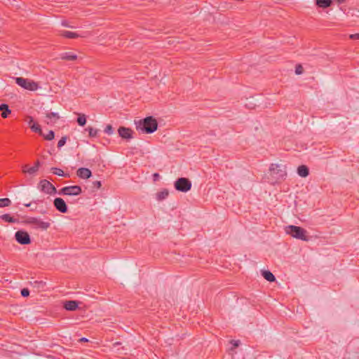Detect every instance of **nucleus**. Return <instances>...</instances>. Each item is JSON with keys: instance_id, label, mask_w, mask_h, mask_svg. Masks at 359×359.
<instances>
[{"instance_id": "obj_22", "label": "nucleus", "mask_w": 359, "mask_h": 359, "mask_svg": "<svg viewBox=\"0 0 359 359\" xmlns=\"http://www.w3.org/2000/svg\"><path fill=\"white\" fill-rule=\"evenodd\" d=\"M332 0H316V4L320 8H327L331 5Z\"/></svg>"}, {"instance_id": "obj_3", "label": "nucleus", "mask_w": 359, "mask_h": 359, "mask_svg": "<svg viewBox=\"0 0 359 359\" xmlns=\"http://www.w3.org/2000/svg\"><path fill=\"white\" fill-rule=\"evenodd\" d=\"M285 232L292 237L304 241H308L310 239V237L307 235L306 230L300 226L289 225L286 226Z\"/></svg>"}, {"instance_id": "obj_10", "label": "nucleus", "mask_w": 359, "mask_h": 359, "mask_svg": "<svg viewBox=\"0 0 359 359\" xmlns=\"http://www.w3.org/2000/svg\"><path fill=\"white\" fill-rule=\"evenodd\" d=\"M55 208L62 213H66L67 212V206L64 201L61 198H55L53 201Z\"/></svg>"}, {"instance_id": "obj_36", "label": "nucleus", "mask_w": 359, "mask_h": 359, "mask_svg": "<svg viewBox=\"0 0 359 359\" xmlns=\"http://www.w3.org/2000/svg\"><path fill=\"white\" fill-rule=\"evenodd\" d=\"M231 343L233 344L234 347H238L240 344V341L238 340H232Z\"/></svg>"}, {"instance_id": "obj_33", "label": "nucleus", "mask_w": 359, "mask_h": 359, "mask_svg": "<svg viewBox=\"0 0 359 359\" xmlns=\"http://www.w3.org/2000/svg\"><path fill=\"white\" fill-rule=\"evenodd\" d=\"M29 294V291L27 288H24L21 290V295L24 297H28Z\"/></svg>"}, {"instance_id": "obj_31", "label": "nucleus", "mask_w": 359, "mask_h": 359, "mask_svg": "<svg viewBox=\"0 0 359 359\" xmlns=\"http://www.w3.org/2000/svg\"><path fill=\"white\" fill-rule=\"evenodd\" d=\"M104 133L108 135H111L114 133V129L111 125H107L104 129Z\"/></svg>"}, {"instance_id": "obj_30", "label": "nucleus", "mask_w": 359, "mask_h": 359, "mask_svg": "<svg viewBox=\"0 0 359 359\" xmlns=\"http://www.w3.org/2000/svg\"><path fill=\"white\" fill-rule=\"evenodd\" d=\"M67 141V137H62L57 142V147L61 148L63 147Z\"/></svg>"}, {"instance_id": "obj_13", "label": "nucleus", "mask_w": 359, "mask_h": 359, "mask_svg": "<svg viewBox=\"0 0 359 359\" xmlns=\"http://www.w3.org/2000/svg\"><path fill=\"white\" fill-rule=\"evenodd\" d=\"M60 118V116L57 113L50 112L47 113L46 115L45 122L47 124H53L56 123Z\"/></svg>"}, {"instance_id": "obj_19", "label": "nucleus", "mask_w": 359, "mask_h": 359, "mask_svg": "<svg viewBox=\"0 0 359 359\" xmlns=\"http://www.w3.org/2000/svg\"><path fill=\"white\" fill-rule=\"evenodd\" d=\"M168 194L169 191L167 189H163L162 191L156 193V198L158 201H162L166 198Z\"/></svg>"}, {"instance_id": "obj_41", "label": "nucleus", "mask_w": 359, "mask_h": 359, "mask_svg": "<svg viewBox=\"0 0 359 359\" xmlns=\"http://www.w3.org/2000/svg\"><path fill=\"white\" fill-rule=\"evenodd\" d=\"M25 207H30L32 203H25L24 204Z\"/></svg>"}, {"instance_id": "obj_23", "label": "nucleus", "mask_w": 359, "mask_h": 359, "mask_svg": "<svg viewBox=\"0 0 359 359\" xmlns=\"http://www.w3.org/2000/svg\"><path fill=\"white\" fill-rule=\"evenodd\" d=\"M0 217L5 222H10V223H15L17 221L16 219L11 217L9 214L2 215L1 216H0Z\"/></svg>"}, {"instance_id": "obj_25", "label": "nucleus", "mask_w": 359, "mask_h": 359, "mask_svg": "<svg viewBox=\"0 0 359 359\" xmlns=\"http://www.w3.org/2000/svg\"><path fill=\"white\" fill-rule=\"evenodd\" d=\"M11 203V201L8 198H1L0 199V208L9 206Z\"/></svg>"}, {"instance_id": "obj_44", "label": "nucleus", "mask_w": 359, "mask_h": 359, "mask_svg": "<svg viewBox=\"0 0 359 359\" xmlns=\"http://www.w3.org/2000/svg\"><path fill=\"white\" fill-rule=\"evenodd\" d=\"M29 167H28L27 165H25L23 166V168L22 169H25V170H27Z\"/></svg>"}, {"instance_id": "obj_29", "label": "nucleus", "mask_w": 359, "mask_h": 359, "mask_svg": "<svg viewBox=\"0 0 359 359\" xmlns=\"http://www.w3.org/2000/svg\"><path fill=\"white\" fill-rule=\"evenodd\" d=\"M54 137L55 134L53 130H50L47 135H44V138L47 140H52Z\"/></svg>"}, {"instance_id": "obj_5", "label": "nucleus", "mask_w": 359, "mask_h": 359, "mask_svg": "<svg viewBox=\"0 0 359 359\" xmlns=\"http://www.w3.org/2000/svg\"><path fill=\"white\" fill-rule=\"evenodd\" d=\"M26 223L31 225L33 228L40 229L41 230H46L50 226V222H44L40 218L34 217L27 218Z\"/></svg>"}, {"instance_id": "obj_17", "label": "nucleus", "mask_w": 359, "mask_h": 359, "mask_svg": "<svg viewBox=\"0 0 359 359\" xmlns=\"http://www.w3.org/2000/svg\"><path fill=\"white\" fill-rule=\"evenodd\" d=\"M60 35L68 39H74L80 36V35L76 32L65 30L60 31Z\"/></svg>"}, {"instance_id": "obj_32", "label": "nucleus", "mask_w": 359, "mask_h": 359, "mask_svg": "<svg viewBox=\"0 0 359 359\" xmlns=\"http://www.w3.org/2000/svg\"><path fill=\"white\" fill-rule=\"evenodd\" d=\"M295 73L298 75L302 74L303 73V67L301 65H298L296 66Z\"/></svg>"}, {"instance_id": "obj_6", "label": "nucleus", "mask_w": 359, "mask_h": 359, "mask_svg": "<svg viewBox=\"0 0 359 359\" xmlns=\"http://www.w3.org/2000/svg\"><path fill=\"white\" fill-rule=\"evenodd\" d=\"M81 193L82 189L78 185L64 187L58 192L60 195L69 196H77Z\"/></svg>"}, {"instance_id": "obj_16", "label": "nucleus", "mask_w": 359, "mask_h": 359, "mask_svg": "<svg viewBox=\"0 0 359 359\" xmlns=\"http://www.w3.org/2000/svg\"><path fill=\"white\" fill-rule=\"evenodd\" d=\"M297 173L302 177H306L309 174V170L307 166L302 165L297 168Z\"/></svg>"}, {"instance_id": "obj_43", "label": "nucleus", "mask_w": 359, "mask_h": 359, "mask_svg": "<svg viewBox=\"0 0 359 359\" xmlns=\"http://www.w3.org/2000/svg\"><path fill=\"white\" fill-rule=\"evenodd\" d=\"M154 178H158L159 177V175L158 173H155L154 175Z\"/></svg>"}, {"instance_id": "obj_35", "label": "nucleus", "mask_w": 359, "mask_h": 359, "mask_svg": "<svg viewBox=\"0 0 359 359\" xmlns=\"http://www.w3.org/2000/svg\"><path fill=\"white\" fill-rule=\"evenodd\" d=\"M350 38L351 39H358L359 40V33L353 34L350 35Z\"/></svg>"}, {"instance_id": "obj_15", "label": "nucleus", "mask_w": 359, "mask_h": 359, "mask_svg": "<svg viewBox=\"0 0 359 359\" xmlns=\"http://www.w3.org/2000/svg\"><path fill=\"white\" fill-rule=\"evenodd\" d=\"M64 308L67 311H75L78 308V302L76 301H67L64 304Z\"/></svg>"}, {"instance_id": "obj_28", "label": "nucleus", "mask_w": 359, "mask_h": 359, "mask_svg": "<svg viewBox=\"0 0 359 359\" xmlns=\"http://www.w3.org/2000/svg\"><path fill=\"white\" fill-rule=\"evenodd\" d=\"M31 129L34 132L41 133V128L39 125L36 123H33L32 125H30Z\"/></svg>"}, {"instance_id": "obj_20", "label": "nucleus", "mask_w": 359, "mask_h": 359, "mask_svg": "<svg viewBox=\"0 0 359 359\" xmlns=\"http://www.w3.org/2000/svg\"><path fill=\"white\" fill-rule=\"evenodd\" d=\"M262 274L263 277L269 282H273L276 280L274 275L269 271H263Z\"/></svg>"}, {"instance_id": "obj_1", "label": "nucleus", "mask_w": 359, "mask_h": 359, "mask_svg": "<svg viewBox=\"0 0 359 359\" xmlns=\"http://www.w3.org/2000/svg\"><path fill=\"white\" fill-rule=\"evenodd\" d=\"M136 130L140 133L150 134L155 132L158 128L157 121L152 116L135 121Z\"/></svg>"}, {"instance_id": "obj_37", "label": "nucleus", "mask_w": 359, "mask_h": 359, "mask_svg": "<svg viewBox=\"0 0 359 359\" xmlns=\"http://www.w3.org/2000/svg\"><path fill=\"white\" fill-rule=\"evenodd\" d=\"M62 25L64 27H73L72 26L69 25H68V23H67L66 21H62Z\"/></svg>"}, {"instance_id": "obj_12", "label": "nucleus", "mask_w": 359, "mask_h": 359, "mask_svg": "<svg viewBox=\"0 0 359 359\" xmlns=\"http://www.w3.org/2000/svg\"><path fill=\"white\" fill-rule=\"evenodd\" d=\"M76 175L81 179H88L91 177V171L86 168H80L76 171Z\"/></svg>"}, {"instance_id": "obj_39", "label": "nucleus", "mask_w": 359, "mask_h": 359, "mask_svg": "<svg viewBox=\"0 0 359 359\" xmlns=\"http://www.w3.org/2000/svg\"><path fill=\"white\" fill-rule=\"evenodd\" d=\"M32 122H34V119H33V118H32V117H31V116H30V117H29V124L30 125V124H31V123H32Z\"/></svg>"}, {"instance_id": "obj_26", "label": "nucleus", "mask_w": 359, "mask_h": 359, "mask_svg": "<svg viewBox=\"0 0 359 359\" xmlns=\"http://www.w3.org/2000/svg\"><path fill=\"white\" fill-rule=\"evenodd\" d=\"M86 130L88 131L89 136L92 137H96L98 133V130L92 127H88Z\"/></svg>"}, {"instance_id": "obj_11", "label": "nucleus", "mask_w": 359, "mask_h": 359, "mask_svg": "<svg viewBox=\"0 0 359 359\" xmlns=\"http://www.w3.org/2000/svg\"><path fill=\"white\" fill-rule=\"evenodd\" d=\"M118 135L123 139L129 140L133 138V131L128 128L120 127L118 130Z\"/></svg>"}, {"instance_id": "obj_2", "label": "nucleus", "mask_w": 359, "mask_h": 359, "mask_svg": "<svg viewBox=\"0 0 359 359\" xmlns=\"http://www.w3.org/2000/svg\"><path fill=\"white\" fill-rule=\"evenodd\" d=\"M269 174L274 183L284 180L287 177L286 165L283 163H271Z\"/></svg>"}, {"instance_id": "obj_34", "label": "nucleus", "mask_w": 359, "mask_h": 359, "mask_svg": "<svg viewBox=\"0 0 359 359\" xmlns=\"http://www.w3.org/2000/svg\"><path fill=\"white\" fill-rule=\"evenodd\" d=\"M93 186L96 187L97 189H100L102 186L100 181H95L93 182Z\"/></svg>"}, {"instance_id": "obj_9", "label": "nucleus", "mask_w": 359, "mask_h": 359, "mask_svg": "<svg viewBox=\"0 0 359 359\" xmlns=\"http://www.w3.org/2000/svg\"><path fill=\"white\" fill-rule=\"evenodd\" d=\"M15 240L21 245H27L31 243L29 233L25 231H18L15 234Z\"/></svg>"}, {"instance_id": "obj_18", "label": "nucleus", "mask_w": 359, "mask_h": 359, "mask_svg": "<svg viewBox=\"0 0 359 359\" xmlns=\"http://www.w3.org/2000/svg\"><path fill=\"white\" fill-rule=\"evenodd\" d=\"M0 111H2L1 116L3 118H7L8 116L11 113L8 106L6 104H1L0 105Z\"/></svg>"}, {"instance_id": "obj_14", "label": "nucleus", "mask_w": 359, "mask_h": 359, "mask_svg": "<svg viewBox=\"0 0 359 359\" xmlns=\"http://www.w3.org/2000/svg\"><path fill=\"white\" fill-rule=\"evenodd\" d=\"M77 55L72 52H65L60 54V58L62 60L74 61L77 59Z\"/></svg>"}, {"instance_id": "obj_42", "label": "nucleus", "mask_w": 359, "mask_h": 359, "mask_svg": "<svg viewBox=\"0 0 359 359\" xmlns=\"http://www.w3.org/2000/svg\"><path fill=\"white\" fill-rule=\"evenodd\" d=\"M81 341H88V339H87L86 338H84V337H83V338H81Z\"/></svg>"}, {"instance_id": "obj_8", "label": "nucleus", "mask_w": 359, "mask_h": 359, "mask_svg": "<svg viewBox=\"0 0 359 359\" xmlns=\"http://www.w3.org/2000/svg\"><path fill=\"white\" fill-rule=\"evenodd\" d=\"M39 188L43 192L52 195L56 193L55 187L48 180H42L39 182Z\"/></svg>"}, {"instance_id": "obj_38", "label": "nucleus", "mask_w": 359, "mask_h": 359, "mask_svg": "<svg viewBox=\"0 0 359 359\" xmlns=\"http://www.w3.org/2000/svg\"><path fill=\"white\" fill-rule=\"evenodd\" d=\"M34 166H37V170H39V168L40 166V162L37 161Z\"/></svg>"}, {"instance_id": "obj_21", "label": "nucleus", "mask_w": 359, "mask_h": 359, "mask_svg": "<svg viewBox=\"0 0 359 359\" xmlns=\"http://www.w3.org/2000/svg\"><path fill=\"white\" fill-rule=\"evenodd\" d=\"M51 171L54 175L65 177H69V174L65 173L62 169L57 168H52Z\"/></svg>"}, {"instance_id": "obj_40", "label": "nucleus", "mask_w": 359, "mask_h": 359, "mask_svg": "<svg viewBox=\"0 0 359 359\" xmlns=\"http://www.w3.org/2000/svg\"><path fill=\"white\" fill-rule=\"evenodd\" d=\"M337 3L339 4H341L343 3L345 0H335Z\"/></svg>"}, {"instance_id": "obj_4", "label": "nucleus", "mask_w": 359, "mask_h": 359, "mask_svg": "<svg viewBox=\"0 0 359 359\" xmlns=\"http://www.w3.org/2000/svg\"><path fill=\"white\" fill-rule=\"evenodd\" d=\"M15 82L20 87L31 91H35L39 88L36 82L22 77L15 78Z\"/></svg>"}, {"instance_id": "obj_24", "label": "nucleus", "mask_w": 359, "mask_h": 359, "mask_svg": "<svg viewBox=\"0 0 359 359\" xmlns=\"http://www.w3.org/2000/svg\"><path fill=\"white\" fill-rule=\"evenodd\" d=\"M77 123L79 126H83L86 123V117L85 114H79L77 118Z\"/></svg>"}, {"instance_id": "obj_27", "label": "nucleus", "mask_w": 359, "mask_h": 359, "mask_svg": "<svg viewBox=\"0 0 359 359\" xmlns=\"http://www.w3.org/2000/svg\"><path fill=\"white\" fill-rule=\"evenodd\" d=\"M37 166L29 167L27 170L22 169V172L25 173H29V175H33L36 172H37Z\"/></svg>"}, {"instance_id": "obj_7", "label": "nucleus", "mask_w": 359, "mask_h": 359, "mask_svg": "<svg viewBox=\"0 0 359 359\" xmlns=\"http://www.w3.org/2000/svg\"><path fill=\"white\" fill-rule=\"evenodd\" d=\"M175 188L182 192H187L191 188V181L185 177H180L175 182Z\"/></svg>"}]
</instances>
